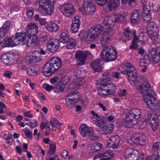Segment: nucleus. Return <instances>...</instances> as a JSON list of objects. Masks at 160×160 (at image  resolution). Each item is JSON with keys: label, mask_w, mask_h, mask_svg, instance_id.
I'll use <instances>...</instances> for the list:
<instances>
[{"label": "nucleus", "mask_w": 160, "mask_h": 160, "mask_svg": "<svg viewBox=\"0 0 160 160\" xmlns=\"http://www.w3.org/2000/svg\"><path fill=\"white\" fill-rule=\"evenodd\" d=\"M68 154L69 152L65 150H63L61 152V156L65 158L68 156Z\"/></svg>", "instance_id": "obj_64"}, {"label": "nucleus", "mask_w": 160, "mask_h": 160, "mask_svg": "<svg viewBox=\"0 0 160 160\" xmlns=\"http://www.w3.org/2000/svg\"><path fill=\"white\" fill-rule=\"evenodd\" d=\"M104 29V27L102 25L99 24L94 26L88 29V31L90 32L91 39H94L99 36Z\"/></svg>", "instance_id": "obj_13"}, {"label": "nucleus", "mask_w": 160, "mask_h": 160, "mask_svg": "<svg viewBox=\"0 0 160 160\" xmlns=\"http://www.w3.org/2000/svg\"><path fill=\"white\" fill-rule=\"evenodd\" d=\"M152 158L153 160H160V153H153Z\"/></svg>", "instance_id": "obj_57"}, {"label": "nucleus", "mask_w": 160, "mask_h": 160, "mask_svg": "<svg viewBox=\"0 0 160 160\" xmlns=\"http://www.w3.org/2000/svg\"><path fill=\"white\" fill-rule=\"evenodd\" d=\"M55 0H40L39 12L43 16H50L53 12Z\"/></svg>", "instance_id": "obj_6"}, {"label": "nucleus", "mask_w": 160, "mask_h": 160, "mask_svg": "<svg viewBox=\"0 0 160 160\" xmlns=\"http://www.w3.org/2000/svg\"><path fill=\"white\" fill-rule=\"evenodd\" d=\"M102 147V145L98 142H93L90 147V151L95 152L99 151Z\"/></svg>", "instance_id": "obj_28"}, {"label": "nucleus", "mask_w": 160, "mask_h": 160, "mask_svg": "<svg viewBox=\"0 0 160 160\" xmlns=\"http://www.w3.org/2000/svg\"><path fill=\"white\" fill-rule=\"evenodd\" d=\"M83 7V10L81 11V12L83 14L86 15H92L95 12V5L91 0H84Z\"/></svg>", "instance_id": "obj_12"}, {"label": "nucleus", "mask_w": 160, "mask_h": 160, "mask_svg": "<svg viewBox=\"0 0 160 160\" xmlns=\"http://www.w3.org/2000/svg\"><path fill=\"white\" fill-rule=\"evenodd\" d=\"M34 9L32 7H29L27 8V14L29 18H31L34 14Z\"/></svg>", "instance_id": "obj_46"}, {"label": "nucleus", "mask_w": 160, "mask_h": 160, "mask_svg": "<svg viewBox=\"0 0 160 160\" xmlns=\"http://www.w3.org/2000/svg\"><path fill=\"white\" fill-rule=\"evenodd\" d=\"M84 81L82 80L80 78H78L77 79L75 82H73L72 84H71V89H72V90L74 89H77L80 88L81 86L84 85Z\"/></svg>", "instance_id": "obj_27"}, {"label": "nucleus", "mask_w": 160, "mask_h": 160, "mask_svg": "<svg viewBox=\"0 0 160 160\" xmlns=\"http://www.w3.org/2000/svg\"><path fill=\"white\" fill-rule=\"evenodd\" d=\"M28 26L27 34L29 35H37L38 32V28L36 24L31 23L28 25Z\"/></svg>", "instance_id": "obj_25"}, {"label": "nucleus", "mask_w": 160, "mask_h": 160, "mask_svg": "<svg viewBox=\"0 0 160 160\" xmlns=\"http://www.w3.org/2000/svg\"><path fill=\"white\" fill-rule=\"evenodd\" d=\"M81 94L77 91L71 92V103H76L78 102L81 99Z\"/></svg>", "instance_id": "obj_24"}, {"label": "nucleus", "mask_w": 160, "mask_h": 160, "mask_svg": "<svg viewBox=\"0 0 160 160\" xmlns=\"http://www.w3.org/2000/svg\"><path fill=\"white\" fill-rule=\"evenodd\" d=\"M17 45L15 42V40L14 38V36H12L11 37L8 38H7L5 43L4 44L5 47H13L17 46Z\"/></svg>", "instance_id": "obj_32"}, {"label": "nucleus", "mask_w": 160, "mask_h": 160, "mask_svg": "<svg viewBox=\"0 0 160 160\" xmlns=\"http://www.w3.org/2000/svg\"><path fill=\"white\" fill-rule=\"evenodd\" d=\"M113 36L112 29L110 27L106 28L100 40L102 45L104 46L109 43L113 39Z\"/></svg>", "instance_id": "obj_11"}, {"label": "nucleus", "mask_w": 160, "mask_h": 160, "mask_svg": "<svg viewBox=\"0 0 160 160\" xmlns=\"http://www.w3.org/2000/svg\"><path fill=\"white\" fill-rule=\"evenodd\" d=\"M120 141V138L118 135L113 136L108 141L107 146L113 149L116 148L119 145Z\"/></svg>", "instance_id": "obj_19"}, {"label": "nucleus", "mask_w": 160, "mask_h": 160, "mask_svg": "<svg viewBox=\"0 0 160 160\" xmlns=\"http://www.w3.org/2000/svg\"><path fill=\"white\" fill-rule=\"evenodd\" d=\"M96 1L97 4L102 6L106 3L107 0H96Z\"/></svg>", "instance_id": "obj_59"}, {"label": "nucleus", "mask_w": 160, "mask_h": 160, "mask_svg": "<svg viewBox=\"0 0 160 160\" xmlns=\"http://www.w3.org/2000/svg\"><path fill=\"white\" fill-rule=\"evenodd\" d=\"M33 63L40 62L42 60V56L39 54L38 51L34 52Z\"/></svg>", "instance_id": "obj_39"}, {"label": "nucleus", "mask_w": 160, "mask_h": 160, "mask_svg": "<svg viewBox=\"0 0 160 160\" xmlns=\"http://www.w3.org/2000/svg\"><path fill=\"white\" fill-rule=\"evenodd\" d=\"M38 69H36L35 67H32L28 69L27 73L30 76H34L38 74Z\"/></svg>", "instance_id": "obj_40"}, {"label": "nucleus", "mask_w": 160, "mask_h": 160, "mask_svg": "<svg viewBox=\"0 0 160 160\" xmlns=\"http://www.w3.org/2000/svg\"><path fill=\"white\" fill-rule=\"evenodd\" d=\"M79 132L83 137H88L91 141L98 140L99 137L95 133L93 129L85 124H81L80 127Z\"/></svg>", "instance_id": "obj_8"}, {"label": "nucleus", "mask_w": 160, "mask_h": 160, "mask_svg": "<svg viewBox=\"0 0 160 160\" xmlns=\"http://www.w3.org/2000/svg\"><path fill=\"white\" fill-rule=\"evenodd\" d=\"M15 36H14V38L18 45L25 41L26 39L27 32L26 33L24 32H17Z\"/></svg>", "instance_id": "obj_21"}, {"label": "nucleus", "mask_w": 160, "mask_h": 160, "mask_svg": "<svg viewBox=\"0 0 160 160\" xmlns=\"http://www.w3.org/2000/svg\"><path fill=\"white\" fill-rule=\"evenodd\" d=\"M44 88L48 91H49L52 90V89H53V86L49 85L48 84H45L44 85Z\"/></svg>", "instance_id": "obj_62"}, {"label": "nucleus", "mask_w": 160, "mask_h": 160, "mask_svg": "<svg viewBox=\"0 0 160 160\" xmlns=\"http://www.w3.org/2000/svg\"><path fill=\"white\" fill-rule=\"evenodd\" d=\"M118 54V52L115 48L112 46L105 47L101 54V57L103 60L109 62L114 61Z\"/></svg>", "instance_id": "obj_7"}, {"label": "nucleus", "mask_w": 160, "mask_h": 160, "mask_svg": "<svg viewBox=\"0 0 160 160\" xmlns=\"http://www.w3.org/2000/svg\"><path fill=\"white\" fill-rule=\"evenodd\" d=\"M1 58L2 62H3L4 64H7L10 59V57L9 56V54H4L2 56Z\"/></svg>", "instance_id": "obj_47"}, {"label": "nucleus", "mask_w": 160, "mask_h": 160, "mask_svg": "<svg viewBox=\"0 0 160 160\" xmlns=\"http://www.w3.org/2000/svg\"><path fill=\"white\" fill-rule=\"evenodd\" d=\"M140 13L137 10H134L131 13L130 18L132 23L136 24L138 22L140 18Z\"/></svg>", "instance_id": "obj_26"}, {"label": "nucleus", "mask_w": 160, "mask_h": 160, "mask_svg": "<svg viewBox=\"0 0 160 160\" xmlns=\"http://www.w3.org/2000/svg\"><path fill=\"white\" fill-rule=\"evenodd\" d=\"M119 5V0H109L107 4V7L103 10L106 12H108L116 9Z\"/></svg>", "instance_id": "obj_17"}, {"label": "nucleus", "mask_w": 160, "mask_h": 160, "mask_svg": "<svg viewBox=\"0 0 160 160\" xmlns=\"http://www.w3.org/2000/svg\"><path fill=\"white\" fill-rule=\"evenodd\" d=\"M123 31L124 34L126 38L128 40L130 39L132 37V34L130 28L128 27L125 28Z\"/></svg>", "instance_id": "obj_41"}, {"label": "nucleus", "mask_w": 160, "mask_h": 160, "mask_svg": "<svg viewBox=\"0 0 160 160\" xmlns=\"http://www.w3.org/2000/svg\"><path fill=\"white\" fill-rule=\"evenodd\" d=\"M160 60V46H157L152 49L148 55H145L141 58L140 66L143 68L142 71L144 72L147 68V66L150 61L155 63H158Z\"/></svg>", "instance_id": "obj_3"}, {"label": "nucleus", "mask_w": 160, "mask_h": 160, "mask_svg": "<svg viewBox=\"0 0 160 160\" xmlns=\"http://www.w3.org/2000/svg\"><path fill=\"white\" fill-rule=\"evenodd\" d=\"M140 134H134L129 141L131 144H139L140 143Z\"/></svg>", "instance_id": "obj_34"}, {"label": "nucleus", "mask_w": 160, "mask_h": 160, "mask_svg": "<svg viewBox=\"0 0 160 160\" xmlns=\"http://www.w3.org/2000/svg\"><path fill=\"white\" fill-rule=\"evenodd\" d=\"M12 75V72L11 71L6 70L4 72L3 76L8 78H11Z\"/></svg>", "instance_id": "obj_55"}, {"label": "nucleus", "mask_w": 160, "mask_h": 160, "mask_svg": "<svg viewBox=\"0 0 160 160\" xmlns=\"http://www.w3.org/2000/svg\"><path fill=\"white\" fill-rule=\"evenodd\" d=\"M140 143L142 145L145 144L148 141V138L145 134L140 133Z\"/></svg>", "instance_id": "obj_49"}, {"label": "nucleus", "mask_w": 160, "mask_h": 160, "mask_svg": "<svg viewBox=\"0 0 160 160\" xmlns=\"http://www.w3.org/2000/svg\"><path fill=\"white\" fill-rule=\"evenodd\" d=\"M90 32L88 31V29L81 32L79 34L78 37L82 41L85 40L88 37L90 36Z\"/></svg>", "instance_id": "obj_36"}, {"label": "nucleus", "mask_w": 160, "mask_h": 160, "mask_svg": "<svg viewBox=\"0 0 160 160\" xmlns=\"http://www.w3.org/2000/svg\"><path fill=\"white\" fill-rule=\"evenodd\" d=\"M23 132L25 134L26 137L28 138H32V132L30 130H27L26 128L23 129Z\"/></svg>", "instance_id": "obj_51"}, {"label": "nucleus", "mask_w": 160, "mask_h": 160, "mask_svg": "<svg viewBox=\"0 0 160 160\" xmlns=\"http://www.w3.org/2000/svg\"><path fill=\"white\" fill-rule=\"evenodd\" d=\"M124 157L126 160H143V153H139L136 149L132 148H127L125 152Z\"/></svg>", "instance_id": "obj_9"}, {"label": "nucleus", "mask_w": 160, "mask_h": 160, "mask_svg": "<svg viewBox=\"0 0 160 160\" xmlns=\"http://www.w3.org/2000/svg\"><path fill=\"white\" fill-rule=\"evenodd\" d=\"M144 0H141L143 6V18L144 22H147L150 20L151 18L150 8L148 2L146 1L144 2Z\"/></svg>", "instance_id": "obj_14"}, {"label": "nucleus", "mask_w": 160, "mask_h": 160, "mask_svg": "<svg viewBox=\"0 0 160 160\" xmlns=\"http://www.w3.org/2000/svg\"><path fill=\"white\" fill-rule=\"evenodd\" d=\"M114 157L113 153L109 151L99 153L94 157L93 160H110Z\"/></svg>", "instance_id": "obj_16"}, {"label": "nucleus", "mask_w": 160, "mask_h": 160, "mask_svg": "<svg viewBox=\"0 0 160 160\" xmlns=\"http://www.w3.org/2000/svg\"><path fill=\"white\" fill-rule=\"evenodd\" d=\"M37 121L33 119L31 120L30 122V125L29 126L30 127L34 128L37 126Z\"/></svg>", "instance_id": "obj_58"}, {"label": "nucleus", "mask_w": 160, "mask_h": 160, "mask_svg": "<svg viewBox=\"0 0 160 160\" xmlns=\"http://www.w3.org/2000/svg\"><path fill=\"white\" fill-rule=\"evenodd\" d=\"M60 9L64 15L67 17L70 16V5L69 4H64L62 6Z\"/></svg>", "instance_id": "obj_31"}, {"label": "nucleus", "mask_w": 160, "mask_h": 160, "mask_svg": "<svg viewBox=\"0 0 160 160\" xmlns=\"http://www.w3.org/2000/svg\"><path fill=\"white\" fill-rule=\"evenodd\" d=\"M135 32H134V38H136L137 41L140 43L141 45L145 44L147 42L146 36L144 33H141L139 36L137 37L135 35Z\"/></svg>", "instance_id": "obj_30"}, {"label": "nucleus", "mask_w": 160, "mask_h": 160, "mask_svg": "<svg viewBox=\"0 0 160 160\" xmlns=\"http://www.w3.org/2000/svg\"><path fill=\"white\" fill-rule=\"evenodd\" d=\"M58 29V25L55 22L48 24L46 27V29L47 31L52 32H56Z\"/></svg>", "instance_id": "obj_29"}, {"label": "nucleus", "mask_w": 160, "mask_h": 160, "mask_svg": "<svg viewBox=\"0 0 160 160\" xmlns=\"http://www.w3.org/2000/svg\"><path fill=\"white\" fill-rule=\"evenodd\" d=\"M56 149V146L55 144H51L50 145L49 149L48 151V155H52L54 154Z\"/></svg>", "instance_id": "obj_48"}, {"label": "nucleus", "mask_w": 160, "mask_h": 160, "mask_svg": "<svg viewBox=\"0 0 160 160\" xmlns=\"http://www.w3.org/2000/svg\"><path fill=\"white\" fill-rule=\"evenodd\" d=\"M5 140H6L7 143L9 144V145H10L12 144L13 143V139L12 137L10 136H7Z\"/></svg>", "instance_id": "obj_56"}, {"label": "nucleus", "mask_w": 160, "mask_h": 160, "mask_svg": "<svg viewBox=\"0 0 160 160\" xmlns=\"http://www.w3.org/2000/svg\"><path fill=\"white\" fill-rule=\"evenodd\" d=\"M105 123V122L103 119L101 117L98 119L97 118V120L95 121V122H93L94 124H96V125L101 128L104 125Z\"/></svg>", "instance_id": "obj_42"}, {"label": "nucleus", "mask_w": 160, "mask_h": 160, "mask_svg": "<svg viewBox=\"0 0 160 160\" xmlns=\"http://www.w3.org/2000/svg\"><path fill=\"white\" fill-rule=\"evenodd\" d=\"M158 29L156 23L153 22H150L148 25L147 33L148 37L153 42L158 38Z\"/></svg>", "instance_id": "obj_10"}, {"label": "nucleus", "mask_w": 160, "mask_h": 160, "mask_svg": "<svg viewBox=\"0 0 160 160\" xmlns=\"http://www.w3.org/2000/svg\"><path fill=\"white\" fill-rule=\"evenodd\" d=\"M69 35L67 30L65 29L62 30L60 35V41L63 43L66 42L67 40L69 39Z\"/></svg>", "instance_id": "obj_33"}, {"label": "nucleus", "mask_w": 160, "mask_h": 160, "mask_svg": "<svg viewBox=\"0 0 160 160\" xmlns=\"http://www.w3.org/2000/svg\"><path fill=\"white\" fill-rule=\"evenodd\" d=\"M127 21L126 15L120 13L115 14L112 13L110 15L105 17L102 23L106 25H109L113 26L117 23H124Z\"/></svg>", "instance_id": "obj_5"}, {"label": "nucleus", "mask_w": 160, "mask_h": 160, "mask_svg": "<svg viewBox=\"0 0 160 160\" xmlns=\"http://www.w3.org/2000/svg\"><path fill=\"white\" fill-rule=\"evenodd\" d=\"M141 113V111L137 108H132L129 110L123 121L124 126L130 128L137 124L138 129L142 130L146 127L148 122L152 130L155 131L158 125V115L154 113H150L147 119L143 121H139Z\"/></svg>", "instance_id": "obj_1"}, {"label": "nucleus", "mask_w": 160, "mask_h": 160, "mask_svg": "<svg viewBox=\"0 0 160 160\" xmlns=\"http://www.w3.org/2000/svg\"><path fill=\"white\" fill-rule=\"evenodd\" d=\"M91 113L92 115V116L91 117V119L93 123L94 122H95V121L97 120V118L98 119L100 117H99L98 114L96 113L94 111H92Z\"/></svg>", "instance_id": "obj_52"}, {"label": "nucleus", "mask_w": 160, "mask_h": 160, "mask_svg": "<svg viewBox=\"0 0 160 160\" xmlns=\"http://www.w3.org/2000/svg\"><path fill=\"white\" fill-rule=\"evenodd\" d=\"M136 38H133L132 45L131 46V48L132 49H136L138 47V42L136 40Z\"/></svg>", "instance_id": "obj_54"}, {"label": "nucleus", "mask_w": 160, "mask_h": 160, "mask_svg": "<svg viewBox=\"0 0 160 160\" xmlns=\"http://www.w3.org/2000/svg\"><path fill=\"white\" fill-rule=\"evenodd\" d=\"M114 126L113 124H110L109 126L104 125L102 128L103 133H107L112 132L113 130Z\"/></svg>", "instance_id": "obj_38"}, {"label": "nucleus", "mask_w": 160, "mask_h": 160, "mask_svg": "<svg viewBox=\"0 0 160 160\" xmlns=\"http://www.w3.org/2000/svg\"><path fill=\"white\" fill-rule=\"evenodd\" d=\"M66 85L62 82L58 83L55 87L53 88V91L55 92L61 93L62 92L65 87Z\"/></svg>", "instance_id": "obj_35"}, {"label": "nucleus", "mask_w": 160, "mask_h": 160, "mask_svg": "<svg viewBox=\"0 0 160 160\" xmlns=\"http://www.w3.org/2000/svg\"><path fill=\"white\" fill-rule=\"evenodd\" d=\"M34 52L28 54L26 57V62L28 63H33Z\"/></svg>", "instance_id": "obj_43"}, {"label": "nucleus", "mask_w": 160, "mask_h": 160, "mask_svg": "<svg viewBox=\"0 0 160 160\" xmlns=\"http://www.w3.org/2000/svg\"><path fill=\"white\" fill-rule=\"evenodd\" d=\"M91 55V52L88 51L77 52L75 54V57L80 62V63H77L78 66H79V65L84 64L86 61V57Z\"/></svg>", "instance_id": "obj_15"}, {"label": "nucleus", "mask_w": 160, "mask_h": 160, "mask_svg": "<svg viewBox=\"0 0 160 160\" xmlns=\"http://www.w3.org/2000/svg\"><path fill=\"white\" fill-rule=\"evenodd\" d=\"M111 73L106 72L102 74L100 82L97 83L98 94L101 96L112 95L116 92L117 88L115 84L110 82Z\"/></svg>", "instance_id": "obj_2"}, {"label": "nucleus", "mask_w": 160, "mask_h": 160, "mask_svg": "<svg viewBox=\"0 0 160 160\" xmlns=\"http://www.w3.org/2000/svg\"><path fill=\"white\" fill-rule=\"evenodd\" d=\"M27 36L28 38L27 42V47L31 48L34 47L36 44L38 40L37 35H29L27 34Z\"/></svg>", "instance_id": "obj_22"}, {"label": "nucleus", "mask_w": 160, "mask_h": 160, "mask_svg": "<svg viewBox=\"0 0 160 160\" xmlns=\"http://www.w3.org/2000/svg\"><path fill=\"white\" fill-rule=\"evenodd\" d=\"M65 105L68 108H70V95L69 93L67 95L65 98Z\"/></svg>", "instance_id": "obj_53"}, {"label": "nucleus", "mask_w": 160, "mask_h": 160, "mask_svg": "<svg viewBox=\"0 0 160 160\" xmlns=\"http://www.w3.org/2000/svg\"><path fill=\"white\" fill-rule=\"evenodd\" d=\"M101 60L98 58L93 61L91 64V66L95 71L100 72L103 69L101 65Z\"/></svg>", "instance_id": "obj_23"}, {"label": "nucleus", "mask_w": 160, "mask_h": 160, "mask_svg": "<svg viewBox=\"0 0 160 160\" xmlns=\"http://www.w3.org/2000/svg\"><path fill=\"white\" fill-rule=\"evenodd\" d=\"M6 108V105L2 102H0V114L4 113L3 109Z\"/></svg>", "instance_id": "obj_61"}, {"label": "nucleus", "mask_w": 160, "mask_h": 160, "mask_svg": "<svg viewBox=\"0 0 160 160\" xmlns=\"http://www.w3.org/2000/svg\"><path fill=\"white\" fill-rule=\"evenodd\" d=\"M62 63V60L60 58L53 57L43 67L42 70L43 74L47 77L51 76L61 67Z\"/></svg>", "instance_id": "obj_4"}, {"label": "nucleus", "mask_w": 160, "mask_h": 160, "mask_svg": "<svg viewBox=\"0 0 160 160\" xmlns=\"http://www.w3.org/2000/svg\"><path fill=\"white\" fill-rule=\"evenodd\" d=\"M50 124L52 128L53 131H55L57 127L61 125V123L59 122L55 118H52L50 121Z\"/></svg>", "instance_id": "obj_37"}, {"label": "nucleus", "mask_w": 160, "mask_h": 160, "mask_svg": "<svg viewBox=\"0 0 160 160\" xmlns=\"http://www.w3.org/2000/svg\"><path fill=\"white\" fill-rule=\"evenodd\" d=\"M42 38L43 40V41H48L50 39L53 38H51L49 34L47 32H43L42 35Z\"/></svg>", "instance_id": "obj_50"}, {"label": "nucleus", "mask_w": 160, "mask_h": 160, "mask_svg": "<svg viewBox=\"0 0 160 160\" xmlns=\"http://www.w3.org/2000/svg\"><path fill=\"white\" fill-rule=\"evenodd\" d=\"M80 23V20L78 16H74L72 19L71 31H72L73 33H76L78 32Z\"/></svg>", "instance_id": "obj_20"}, {"label": "nucleus", "mask_w": 160, "mask_h": 160, "mask_svg": "<svg viewBox=\"0 0 160 160\" xmlns=\"http://www.w3.org/2000/svg\"><path fill=\"white\" fill-rule=\"evenodd\" d=\"M10 25L11 22L10 21H7L4 22L1 28L8 32L10 28Z\"/></svg>", "instance_id": "obj_45"}, {"label": "nucleus", "mask_w": 160, "mask_h": 160, "mask_svg": "<svg viewBox=\"0 0 160 160\" xmlns=\"http://www.w3.org/2000/svg\"><path fill=\"white\" fill-rule=\"evenodd\" d=\"M69 78L68 76L64 77L62 79V82L63 84L66 85V84L69 82Z\"/></svg>", "instance_id": "obj_63"}, {"label": "nucleus", "mask_w": 160, "mask_h": 160, "mask_svg": "<svg viewBox=\"0 0 160 160\" xmlns=\"http://www.w3.org/2000/svg\"><path fill=\"white\" fill-rule=\"evenodd\" d=\"M59 42L57 40L51 38L47 42V47L49 52L51 53L54 52L58 48Z\"/></svg>", "instance_id": "obj_18"}, {"label": "nucleus", "mask_w": 160, "mask_h": 160, "mask_svg": "<svg viewBox=\"0 0 160 160\" xmlns=\"http://www.w3.org/2000/svg\"><path fill=\"white\" fill-rule=\"evenodd\" d=\"M8 32L3 30L1 28H0V38H2L7 34Z\"/></svg>", "instance_id": "obj_60"}, {"label": "nucleus", "mask_w": 160, "mask_h": 160, "mask_svg": "<svg viewBox=\"0 0 160 160\" xmlns=\"http://www.w3.org/2000/svg\"><path fill=\"white\" fill-rule=\"evenodd\" d=\"M152 151L153 153H160V142H157L153 145Z\"/></svg>", "instance_id": "obj_44"}]
</instances>
